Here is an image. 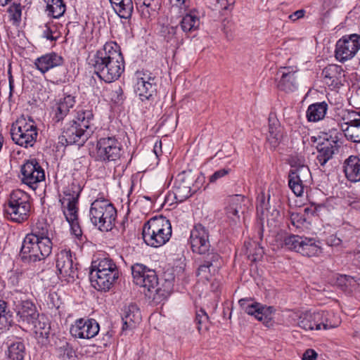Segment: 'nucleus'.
Wrapping results in <instances>:
<instances>
[{"mask_svg":"<svg viewBox=\"0 0 360 360\" xmlns=\"http://www.w3.org/2000/svg\"><path fill=\"white\" fill-rule=\"evenodd\" d=\"M91 285L99 291H108L119 278V269L109 257L93 261L89 272Z\"/></svg>","mask_w":360,"mask_h":360,"instance_id":"3","label":"nucleus"},{"mask_svg":"<svg viewBox=\"0 0 360 360\" xmlns=\"http://www.w3.org/2000/svg\"><path fill=\"white\" fill-rule=\"evenodd\" d=\"M31 208L30 195L20 189H16L9 195L5 212L8 219L21 224L29 219Z\"/></svg>","mask_w":360,"mask_h":360,"instance_id":"6","label":"nucleus"},{"mask_svg":"<svg viewBox=\"0 0 360 360\" xmlns=\"http://www.w3.org/2000/svg\"><path fill=\"white\" fill-rule=\"evenodd\" d=\"M122 146L115 136L101 138L96 144V158L103 162H116L122 155Z\"/></svg>","mask_w":360,"mask_h":360,"instance_id":"10","label":"nucleus"},{"mask_svg":"<svg viewBox=\"0 0 360 360\" xmlns=\"http://www.w3.org/2000/svg\"><path fill=\"white\" fill-rule=\"evenodd\" d=\"M304 13H305L304 10H303V9L297 10V11H295L294 13H292V14H290L289 15V18L292 21H295L300 18H303L304 15Z\"/></svg>","mask_w":360,"mask_h":360,"instance_id":"62","label":"nucleus"},{"mask_svg":"<svg viewBox=\"0 0 360 360\" xmlns=\"http://www.w3.org/2000/svg\"><path fill=\"white\" fill-rule=\"evenodd\" d=\"M75 104V97L70 94H64V96L60 98L53 108L54 115L53 120L56 122L62 121L69 113L70 109L72 108Z\"/></svg>","mask_w":360,"mask_h":360,"instance_id":"28","label":"nucleus"},{"mask_svg":"<svg viewBox=\"0 0 360 360\" xmlns=\"http://www.w3.org/2000/svg\"><path fill=\"white\" fill-rule=\"evenodd\" d=\"M161 146H162L161 141H160L159 142H156L154 146L153 151L157 157H158V155H159V152H161Z\"/></svg>","mask_w":360,"mask_h":360,"instance_id":"64","label":"nucleus"},{"mask_svg":"<svg viewBox=\"0 0 360 360\" xmlns=\"http://www.w3.org/2000/svg\"><path fill=\"white\" fill-rule=\"evenodd\" d=\"M340 0H323V7L324 9H327L328 11H330L335 8H336Z\"/></svg>","mask_w":360,"mask_h":360,"instance_id":"59","label":"nucleus"},{"mask_svg":"<svg viewBox=\"0 0 360 360\" xmlns=\"http://www.w3.org/2000/svg\"><path fill=\"white\" fill-rule=\"evenodd\" d=\"M343 171L346 178L352 182L360 181V158L350 155L343 163Z\"/></svg>","mask_w":360,"mask_h":360,"instance_id":"30","label":"nucleus"},{"mask_svg":"<svg viewBox=\"0 0 360 360\" xmlns=\"http://www.w3.org/2000/svg\"><path fill=\"white\" fill-rule=\"evenodd\" d=\"M63 63L64 59L62 56L51 52L37 58L34 65L38 70L44 74L50 69L62 65Z\"/></svg>","mask_w":360,"mask_h":360,"instance_id":"27","label":"nucleus"},{"mask_svg":"<svg viewBox=\"0 0 360 360\" xmlns=\"http://www.w3.org/2000/svg\"><path fill=\"white\" fill-rule=\"evenodd\" d=\"M200 18L195 13L190 12L184 15L179 22L180 27L183 32L188 37V34L199 29Z\"/></svg>","mask_w":360,"mask_h":360,"instance_id":"33","label":"nucleus"},{"mask_svg":"<svg viewBox=\"0 0 360 360\" xmlns=\"http://www.w3.org/2000/svg\"><path fill=\"white\" fill-rule=\"evenodd\" d=\"M235 25L234 24L230 21L224 20L223 21V29L224 31V33L229 37V34L231 36L232 32L234 31Z\"/></svg>","mask_w":360,"mask_h":360,"instance_id":"56","label":"nucleus"},{"mask_svg":"<svg viewBox=\"0 0 360 360\" xmlns=\"http://www.w3.org/2000/svg\"><path fill=\"white\" fill-rule=\"evenodd\" d=\"M38 131L37 124L31 117L22 116L11 125V139L20 147L32 148L37 143Z\"/></svg>","mask_w":360,"mask_h":360,"instance_id":"7","label":"nucleus"},{"mask_svg":"<svg viewBox=\"0 0 360 360\" xmlns=\"http://www.w3.org/2000/svg\"><path fill=\"white\" fill-rule=\"evenodd\" d=\"M160 5V0H143V6L146 8H150L151 11H155Z\"/></svg>","mask_w":360,"mask_h":360,"instance_id":"55","label":"nucleus"},{"mask_svg":"<svg viewBox=\"0 0 360 360\" xmlns=\"http://www.w3.org/2000/svg\"><path fill=\"white\" fill-rule=\"evenodd\" d=\"M161 36L167 42L172 43L175 45L182 44V39H179V34L178 33V26L165 25L162 26L160 30Z\"/></svg>","mask_w":360,"mask_h":360,"instance_id":"40","label":"nucleus"},{"mask_svg":"<svg viewBox=\"0 0 360 360\" xmlns=\"http://www.w3.org/2000/svg\"><path fill=\"white\" fill-rule=\"evenodd\" d=\"M316 357V352L313 349H309L303 354L302 360H315Z\"/></svg>","mask_w":360,"mask_h":360,"instance_id":"60","label":"nucleus"},{"mask_svg":"<svg viewBox=\"0 0 360 360\" xmlns=\"http://www.w3.org/2000/svg\"><path fill=\"white\" fill-rule=\"evenodd\" d=\"M193 178L191 173L182 172L175 178L173 193L176 201L184 202L191 196V185Z\"/></svg>","mask_w":360,"mask_h":360,"instance_id":"23","label":"nucleus"},{"mask_svg":"<svg viewBox=\"0 0 360 360\" xmlns=\"http://www.w3.org/2000/svg\"><path fill=\"white\" fill-rule=\"evenodd\" d=\"M264 254V250L262 248L258 247L256 249L255 253L252 254V255L250 254L248 255L249 258L253 262L257 261V259H260Z\"/></svg>","mask_w":360,"mask_h":360,"instance_id":"61","label":"nucleus"},{"mask_svg":"<svg viewBox=\"0 0 360 360\" xmlns=\"http://www.w3.org/2000/svg\"><path fill=\"white\" fill-rule=\"evenodd\" d=\"M328 110L326 102L311 104L306 112V117L309 122H318L324 118Z\"/></svg>","mask_w":360,"mask_h":360,"instance_id":"34","label":"nucleus"},{"mask_svg":"<svg viewBox=\"0 0 360 360\" xmlns=\"http://www.w3.org/2000/svg\"><path fill=\"white\" fill-rule=\"evenodd\" d=\"M288 215L292 225L297 228L300 227L305 221V218L304 215L300 213L289 212Z\"/></svg>","mask_w":360,"mask_h":360,"instance_id":"52","label":"nucleus"},{"mask_svg":"<svg viewBox=\"0 0 360 360\" xmlns=\"http://www.w3.org/2000/svg\"><path fill=\"white\" fill-rule=\"evenodd\" d=\"M190 243L193 252L198 254H205L215 250L211 248L210 243V231L208 229L202 224H196L191 231Z\"/></svg>","mask_w":360,"mask_h":360,"instance_id":"17","label":"nucleus"},{"mask_svg":"<svg viewBox=\"0 0 360 360\" xmlns=\"http://www.w3.org/2000/svg\"><path fill=\"white\" fill-rule=\"evenodd\" d=\"M27 326L30 327L38 338H49L51 326L48 318L44 315L39 314L33 320V323H29Z\"/></svg>","mask_w":360,"mask_h":360,"instance_id":"31","label":"nucleus"},{"mask_svg":"<svg viewBox=\"0 0 360 360\" xmlns=\"http://www.w3.org/2000/svg\"><path fill=\"white\" fill-rule=\"evenodd\" d=\"M297 71L296 67H281L276 74L277 88L286 93L297 89Z\"/></svg>","mask_w":360,"mask_h":360,"instance_id":"20","label":"nucleus"},{"mask_svg":"<svg viewBox=\"0 0 360 360\" xmlns=\"http://www.w3.org/2000/svg\"><path fill=\"white\" fill-rule=\"evenodd\" d=\"M316 149L317 155L315 163L316 165L323 168L326 163L333 159L335 153L338 152V141L326 139L324 141L318 143Z\"/></svg>","mask_w":360,"mask_h":360,"instance_id":"25","label":"nucleus"},{"mask_svg":"<svg viewBox=\"0 0 360 360\" xmlns=\"http://www.w3.org/2000/svg\"><path fill=\"white\" fill-rule=\"evenodd\" d=\"M89 217L91 223L102 231H110L115 225L117 210L104 198L96 199L91 205Z\"/></svg>","mask_w":360,"mask_h":360,"instance_id":"5","label":"nucleus"},{"mask_svg":"<svg viewBox=\"0 0 360 360\" xmlns=\"http://www.w3.org/2000/svg\"><path fill=\"white\" fill-rule=\"evenodd\" d=\"M131 274L136 285L144 288L148 292L153 290L159 293L158 278L156 272L142 264L136 263L131 266Z\"/></svg>","mask_w":360,"mask_h":360,"instance_id":"14","label":"nucleus"},{"mask_svg":"<svg viewBox=\"0 0 360 360\" xmlns=\"http://www.w3.org/2000/svg\"><path fill=\"white\" fill-rule=\"evenodd\" d=\"M134 91L142 101H153L157 96L158 79L151 73L137 72Z\"/></svg>","mask_w":360,"mask_h":360,"instance_id":"12","label":"nucleus"},{"mask_svg":"<svg viewBox=\"0 0 360 360\" xmlns=\"http://www.w3.org/2000/svg\"><path fill=\"white\" fill-rule=\"evenodd\" d=\"M66 6L63 0H48L46 11L54 18L61 17L65 12Z\"/></svg>","mask_w":360,"mask_h":360,"instance_id":"43","label":"nucleus"},{"mask_svg":"<svg viewBox=\"0 0 360 360\" xmlns=\"http://www.w3.org/2000/svg\"><path fill=\"white\" fill-rule=\"evenodd\" d=\"M268 120L269 131L266 136V140L271 147L276 148L279 145L283 138L282 128L274 114L270 113Z\"/></svg>","mask_w":360,"mask_h":360,"instance_id":"29","label":"nucleus"},{"mask_svg":"<svg viewBox=\"0 0 360 360\" xmlns=\"http://www.w3.org/2000/svg\"><path fill=\"white\" fill-rule=\"evenodd\" d=\"M172 233L170 221L162 215L150 218L144 224L142 229L144 242L153 248L165 245L169 240Z\"/></svg>","mask_w":360,"mask_h":360,"instance_id":"4","label":"nucleus"},{"mask_svg":"<svg viewBox=\"0 0 360 360\" xmlns=\"http://www.w3.org/2000/svg\"><path fill=\"white\" fill-rule=\"evenodd\" d=\"M347 119V122L345 123L346 124L350 127H357L358 124H356V122H360V112L354 110L348 112Z\"/></svg>","mask_w":360,"mask_h":360,"instance_id":"53","label":"nucleus"},{"mask_svg":"<svg viewBox=\"0 0 360 360\" xmlns=\"http://www.w3.org/2000/svg\"><path fill=\"white\" fill-rule=\"evenodd\" d=\"M49 225L44 221H38L33 226L30 233L26 235V236H32L34 238L44 241V239L51 240L48 236L49 233Z\"/></svg>","mask_w":360,"mask_h":360,"instance_id":"41","label":"nucleus"},{"mask_svg":"<svg viewBox=\"0 0 360 360\" xmlns=\"http://www.w3.org/2000/svg\"><path fill=\"white\" fill-rule=\"evenodd\" d=\"M77 263L73 260L70 250H61L56 255V266L60 278L68 283L78 277Z\"/></svg>","mask_w":360,"mask_h":360,"instance_id":"13","label":"nucleus"},{"mask_svg":"<svg viewBox=\"0 0 360 360\" xmlns=\"http://www.w3.org/2000/svg\"><path fill=\"white\" fill-rule=\"evenodd\" d=\"M113 10L121 18L130 19L134 12L132 0H109Z\"/></svg>","mask_w":360,"mask_h":360,"instance_id":"32","label":"nucleus"},{"mask_svg":"<svg viewBox=\"0 0 360 360\" xmlns=\"http://www.w3.org/2000/svg\"><path fill=\"white\" fill-rule=\"evenodd\" d=\"M326 243L329 246H338L342 243V240L336 235H330L326 238Z\"/></svg>","mask_w":360,"mask_h":360,"instance_id":"58","label":"nucleus"},{"mask_svg":"<svg viewBox=\"0 0 360 360\" xmlns=\"http://www.w3.org/2000/svg\"><path fill=\"white\" fill-rule=\"evenodd\" d=\"M238 303L244 312L262 321L266 327L272 326L273 314L275 311L273 307L264 305L251 298H242Z\"/></svg>","mask_w":360,"mask_h":360,"instance_id":"11","label":"nucleus"},{"mask_svg":"<svg viewBox=\"0 0 360 360\" xmlns=\"http://www.w3.org/2000/svg\"><path fill=\"white\" fill-rule=\"evenodd\" d=\"M208 315L204 309H200L196 312L195 322L197 325L198 331H200L204 324L208 321Z\"/></svg>","mask_w":360,"mask_h":360,"instance_id":"50","label":"nucleus"},{"mask_svg":"<svg viewBox=\"0 0 360 360\" xmlns=\"http://www.w3.org/2000/svg\"><path fill=\"white\" fill-rule=\"evenodd\" d=\"M122 331L135 328L141 321V314L138 306L134 303L124 306L122 309Z\"/></svg>","mask_w":360,"mask_h":360,"instance_id":"26","label":"nucleus"},{"mask_svg":"<svg viewBox=\"0 0 360 360\" xmlns=\"http://www.w3.org/2000/svg\"><path fill=\"white\" fill-rule=\"evenodd\" d=\"M8 11H15L19 16L21 15V7L20 4H13L11 6H10Z\"/></svg>","mask_w":360,"mask_h":360,"instance_id":"63","label":"nucleus"},{"mask_svg":"<svg viewBox=\"0 0 360 360\" xmlns=\"http://www.w3.org/2000/svg\"><path fill=\"white\" fill-rule=\"evenodd\" d=\"M246 201V198L242 195L230 196L227 200L225 212L227 218L229 219V225L233 229L237 227L240 223L239 213L245 212Z\"/></svg>","mask_w":360,"mask_h":360,"instance_id":"21","label":"nucleus"},{"mask_svg":"<svg viewBox=\"0 0 360 360\" xmlns=\"http://www.w3.org/2000/svg\"><path fill=\"white\" fill-rule=\"evenodd\" d=\"M82 191L79 182L74 180L63 191V197L60 199L63 210H78V200Z\"/></svg>","mask_w":360,"mask_h":360,"instance_id":"24","label":"nucleus"},{"mask_svg":"<svg viewBox=\"0 0 360 360\" xmlns=\"http://www.w3.org/2000/svg\"><path fill=\"white\" fill-rule=\"evenodd\" d=\"M319 316L315 312L307 311L301 314L297 319V324L304 330H316V322L319 321Z\"/></svg>","mask_w":360,"mask_h":360,"instance_id":"37","label":"nucleus"},{"mask_svg":"<svg viewBox=\"0 0 360 360\" xmlns=\"http://www.w3.org/2000/svg\"><path fill=\"white\" fill-rule=\"evenodd\" d=\"M231 172V169L229 168H223L221 169H219L213 173L212 175L210 176V182L214 183L216 181H217L219 179H221L226 175L229 174V173Z\"/></svg>","mask_w":360,"mask_h":360,"instance_id":"54","label":"nucleus"},{"mask_svg":"<svg viewBox=\"0 0 360 360\" xmlns=\"http://www.w3.org/2000/svg\"><path fill=\"white\" fill-rule=\"evenodd\" d=\"M360 49V35L352 34L340 39L335 45V57L340 63L352 59Z\"/></svg>","mask_w":360,"mask_h":360,"instance_id":"15","label":"nucleus"},{"mask_svg":"<svg viewBox=\"0 0 360 360\" xmlns=\"http://www.w3.org/2000/svg\"><path fill=\"white\" fill-rule=\"evenodd\" d=\"M89 64L98 77L108 83L117 80L124 71V57L116 43L106 44L97 51Z\"/></svg>","mask_w":360,"mask_h":360,"instance_id":"1","label":"nucleus"},{"mask_svg":"<svg viewBox=\"0 0 360 360\" xmlns=\"http://www.w3.org/2000/svg\"><path fill=\"white\" fill-rule=\"evenodd\" d=\"M305 238L306 237L292 234L287 236L283 238L281 247L300 253L302 243H304V238Z\"/></svg>","mask_w":360,"mask_h":360,"instance_id":"42","label":"nucleus"},{"mask_svg":"<svg viewBox=\"0 0 360 360\" xmlns=\"http://www.w3.org/2000/svg\"><path fill=\"white\" fill-rule=\"evenodd\" d=\"M307 166L300 165L292 166L288 173V186L296 196H302L304 191V182L310 177Z\"/></svg>","mask_w":360,"mask_h":360,"instance_id":"18","label":"nucleus"},{"mask_svg":"<svg viewBox=\"0 0 360 360\" xmlns=\"http://www.w3.org/2000/svg\"><path fill=\"white\" fill-rule=\"evenodd\" d=\"M66 220L69 223L72 233L79 238L82 236V231L78 221V210H63Z\"/></svg>","mask_w":360,"mask_h":360,"instance_id":"39","label":"nucleus"},{"mask_svg":"<svg viewBox=\"0 0 360 360\" xmlns=\"http://www.w3.org/2000/svg\"><path fill=\"white\" fill-rule=\"evenodd\" d=\"M100 327L98 322L93 319H79L71 326L70 334L80 339H91L99 332Z\"/></svg>","mask_w":360,"mask_h":360,"instance_id":"19","label":"nucleus"},{"mask_svg":"<svg viewBox=\"0 0 360 360\" xmlns=\"http://www.w3.org/2000/svg\"><path fill=\"white\" fill-rule=\"evenodd\" d=\"M25 355V347L22 342H15L8 347V360H24Z\"/></svg>","mask_w":360,"mask_h":360,"instance_id":"44","label":"nucleus"},{"mask_svg":"<svg viewBox=\"0 0 360 360\" xmlns=\"http://www.w3.org/2000/svg\"><path fill=\"white\" fill-rule=\"evenodd\" d=\"M337 284L345 292H352L359 287L360 278L341 274L337 278Z\"/></svg>","mask_w":360,"mask_h":360,"instance_id":"36","label":"nucleus"},{"mask_svg":"<svg viewBox=\"0 0 360 360\" xmlns=\"http://www.w3.org/2000/svg\"><path fill=\"white\" fill-rule=\"evenodd\" d=\"M94 115L91 110L79 109L77 115L63 127L59 137L63 144L82 146L94 132L92 122Z\"/></svg>","mask_w":360,"mask_h":360,"instance_id":"2","label":"nucleus"},{"mask_svg":"<svg viewBox=\"0 0 360 360\" xmlns=\"http://www.w3.org/2000/svg\"><path fill=\"white\" fill-rule=\"evenodd\" d=\"M320 243L319 241H317L314 238L306 237L304 238V243L300 253L303 256L309 257L319 256L322 252Z\"/></svg>","mask_w":360,"mask_h":360,"instance_id":"35","label":"nucleus"},{"mask_svg":"<svg viewBox=\"0 0 360 360\" xmlns=\"http://www.w3.org/2000/svg\"><path fill=\"white\" fill-rule=\"evenodd\" d=\"M342 71L341 66L330 64L323 70L322 76L324 79H328L331 82V84H333L335 80L338 79Z\"/></svg>","mask_w":360,"mask_h":360,"instance_id":"45","label":"nucleus"},{"mask_svg":"<svg viewBox=\"0 0 360 360\" xmlns=\"http://www.w3.org/2000/svg\"><path fill=\"white\" fill-rule=\"evenodd\" d=\"M11 316L10 311L7 309V303L0 300V330L5 329L11 325Z\"/></svg>","mask_w":360,"mask_h":360,"instance_id":"46","label":"nucleus"},{"mask_svg":"<svg viewBox=\"0 0 360 360\" xmlns=\"http://www.w3.org/2000/svg\"><path fill=\"white\" fill-rule=\"evenodd\" d=\"M201 255H203L202 264L198 267L196 274L198 276L209 280L211 275L215 274L221 267L222 258L216 250Z\"/></svg>","mask_w":360,"mask_h":360,"instance_id":"22","label":"nucleus"},{"mask_svg":"<svg viewBox=\"0 0 360 360\" xmlns=\"http://www.w3.org/2000/svg\"><path fill=\"white\" fill-rule=\"evenodd\" d=\"M110 100L115 103H119L123 100V90L120 85H115L108 90Z\"/></svg>","mask_w":360,"mask_h":360,"instance_id":"48","label":"nucleus"},{"mask_svg":"<svg viewBox=\"0 0 360 360\" xmlns=\"http://www.w3.org/2000/svg\"><path fill=\"white\" fill-rule=\"evenodd\" d=\"M51 240L44 241L25 236L20 251V257L23 262L34 263L45 259L50 255L52 250Z\"/></svg>","mask_w":360,"mask_h":360,"instance_id":"8","label":"nucleus"},{"mask_svg":"<svg viewBox=\"0 0 360 360\" xmlns=\"http://www.w3.org/2000/svg\"><path fill=\"white\" fill-rule=\"evenodd\" d=\"M315 315H318L319 316V321L316 322V330H321L322 328L324 330H328L337 327L340 323V321L338 319H335L334 322L327 323L328 318H335L334 314L332 311H317L315 312Z\"/></svg>","mask_w":360,"mask_h":360,"instance_id":"38","label":"nucleus"},{"mask_svg":"<svg viewBox=\"0 0 360 360\" xmlns=\"http://www.w3.org/2000/svg\"><path fill=\"white\" fill-rule=\"evenodd\" d=\"M214 9L216 11H226L233 6L235 4V0H214Z\"/></svg>","mask_w":360,"mask_h":360,"instance_id":"51","label":"nucleus"},{"mask_svg":"<svg viewBox=\"0 0 360 360\" xmlns=\"http://www.w3.org/2000/svg\"><path fill=\"white\" fill-rule=\"evenodd\" d=\"M349 127V126L347 125V128L343 130L346 138L352 142H360V136L358 134L354 135V134H352Z\"/></svg>","mask_w":360,"mask_h":360,"instance_id":"57","label":"nucleus"},{"mask_svg":"<svg viewBox=\"0 0 360 360\" xmlns=\"http://www.w3.org/2000/svg\"><path fill=\"white\" fill-rule=\"evenodd\" d=\"M23 278V274L21 271H12L8 277V283L13 287H21Z\"/></svg>","mask_w":360,"mask_h":360,"instance_id":"49","label":"nucleus"},{"mask_svg":"<svg viewBox=\"0 0 360 360\" xmlns=\"http://www.w3.org/2000/svg\"><path fill=\"white\" fill-rule=\"evenodd\" d=\"M11 299L18 321L25 326L32 323L33 320L38 316L39 312L35 304L27 298V295L22 290L14 289L11 292Z\"/></svg>","mask_w":360,"mask_h":360,"instance_id":"9","label":"nucleus"},{"mask_svg":"<svg viewBox=\"0 0 360 360\" xmlns=\"http://www.w3.org/2000/svg\"><path fill=\"white\" fill-rule=\"evenodd\" d=\"M22 183L36 190L40 182L45 181V172L37 159L27 160L20 168Z\"/></svg>","mask_w":360,"mask_h":360,"instance_id":"16","label":"nucleus"},{"mask_svg":"<svg viewBox=\"0 0 360 360\" xmlns=\"http://www.w3.org/2000/svg\"><path fill=\"white\" fill-rule=\"evenodd\" d=\"M56 32L57 25L52 22H48L45 24V30L43 32L42 36L48 40L56 41L59 37L58 35H54Z\"/></svg>","mask_w":360,"mask_h":360,"instance_id":"47","label":"nucleus"}]
</instances>
